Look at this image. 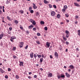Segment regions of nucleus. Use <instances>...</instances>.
I'll return each mask as SVG.
<instances>
[{
    "mask_svg": "<svg viewBox=\"0 0 80 80\" xmlns=\"http://www.w3.org/2000/svg\"><path fill=\"white\" fill-rule=\"evenodd\" d=\"M28 45H26V46L25 47V50H27V48H28Z\"/></svg>",
    "mask_w": 80,
    "mask_h": 80,
    "instance_id": "c9c22d12",
    "label": "nucleus"
},
{
    "mask_svg": "<svg viewBox=\"0 0 80 80\" xmlns=\"http://www.w3.org/2000/svg\"><path fill=\"white\" fill-rule=\"evenodd\" d=\"M33 8H34V9H36V8H37V7L36 6H33Z\"/></svg>",
    "mask_w": 80,
    "mask_h": 80,
    "instance_id": "cd10ccee",
    "label": "nucleus"
},
{
    "mask_svg": "<svg viewBox=\"0 0 80 80\" xmlns=\"http://www.w3.org/2000/svg\"><path fill=\"white\" fill-rule=\"evenodd\" d=\"M20 28H21V30H23V27H22V26L20 25Z\"/></svg>",
    "mask_w": 80,
    "mask_h": 80,
    "instance_id": "72a5a7b5",
    "label": "nucleus"
},
{
    "mask_svg": "<svg viewBox=\"0 0 80 80\" xmlns=\"http://www.w3.org/2000/svg\"><path fill=\"white\" fill-rule=\"evenodd\" d=\"M16 78L17 79H18V78H19V77H18V76L16 75Z\"/></svg>",
    "mask_w": 80,
    "mask_h": 80,
    "instance_id": "ea45409f",
    "label": "nucleus"
},
{
    "mask_svg": "<svg viewBox=\"0 0 80 80\" xmlns=\"http://www.w3.org/2000/svg\"><path fill=\"white\" fill-rule=\"evenodd\" d=\"M51 15L52 16H55V12L54 11H52L51 12Z\"/></svg>",
    "mask_w": 80,
    "mask_h": 80,
    "instance_id": "f03ea898",
    "label": "nucleus"
},
{
    "mask_svg": "<svg viewBox=\"0 0 80 80\" xmlns=\"http://www.w3.org/2000/svg\"><path fill=\"white\" fill-rule=\"evenodd\" d=\"M19 63H20V66H23V61H19Z\"/></svg>",
    "mask_w": 80,
    "mask_h": 80,
    "instance_id": "6e6552de",
    "label": "nucleus"
},
{
    "mask_svg": "<svg viewBox=\"0 0 80 80\" xmlns=\"http://www.w3.org/2000/svg\"><path fill=\"white\" fill-rule=\"evenodd\" d=\"M66 45H68V44H69V42L67 41L66 42Z\"/></svg>",
    "mask_w": 80,
    "mask_h": 80,
    "instance_id": "09e8293b",
    "label": "nucleus"
},
{
    "mask_svg": "<svg viewBox=\"0 0 80 80\" xmlns=\"http://www.w3.org/2000/svg\"><path fill=\"white\" fill-rule=\"evenodd\" d=\"M69 68H71V69H73L74 66H73L72 65H71L69 66Z\"/></svg>",
    "mask_w": 80,
    "mask_h": 80,
    "instance_id": "f8f14e48",
    "label": "nucleus"
},
{
    "mask_svg": "<svg viewBox=\"0 0 80 80\" xmlns=\"http://www.w3.org/2000/svg\"><path fill=\"white\" fill-rule=\"evenodd\" d=\"M3 37V34H1L0 35V39H2V38Z\"/></svg>",
    "mask_w": 80,
    "mask_h": 80,
    "instance_id": "2eb2a0df",
    "label": "nucleus"
},
{
    "mask_svg": "<svg viewBox=\"0 0 80 80\" xmlns=\"http://www.w3.org/2000/svg\"><path fill=\"white\" fill-rule=\"evenodd\" d=\"M15 23H16V24H17L18 23V21L16 20L14 21Z\"/></svg>",
    "mask_w": 80,
    "mask_h": 80,
    "instance_id": "f704fd0d",
    "label": "nucleus"
},
{
    "mask_svg": "<svg viewBox=\"0 0 80 80\" xmlns=\"http://www.w3.org/2000/svg\"><path fill=\"white\" fill-rule=\"evenodd\" d=\"M34 78H37V75H35L34 76Z\"/></svg>",
    "mask_w": 80,
    "mask_h": 80,
    "instance_id": "680f3d73",
    "label": "nucleus"
},
{
    "mask_svg": "<svg viewBox=\"0 0 80 80\" xmlns=\"http://www.w3.org/2000/svg\"><path fill=\"white\" fill-rule=\"evenodd\" d=\"M44 2L45 4L48 3H49V2H48V1H47V0H44Z\"/></svg>",
    "mask_w": 80,
    "mask_h": 80,
    "instance_id": "4468645a",
    "label": "nucleus"
},
{
    "mask_svg": "<svg viewBox=\"0 0 80 80\" xmlns=\"http://www.w3.org/2000/svg\"><path fill=\"white\" fill-rule=\"evenodd\" d=\"M8 34H10V33H11V32H10L8 31Z\"/></svg>",
    "mask_w": 80,
    "mask_h": 80,
    "instance_id": "864d4df0",
    "label": "nucleus"
},
{
    "mask_svg": "<svg viewBox=\"0 0 80 80\" xmlns=\"http://www.w3.org/2000/svg\"><path fill=\"white\" fill-rule=\"evenodd\" d=\"M39 13L37 12V14H36L37 16H38V15H39Z\"/></svg>",
    "mask_w": 80,
    "mask_h": 80,
    "instance_id": "0e129e2a",
    "label": "nucleus"
},
{
    "mask_svg": "<svg viewBox=\"0 0 80 80\" xmlns=\"http://www.w3.org/2000/svg\"><path fill=\"white\" fill-rule=\"evenodd\" d=\"M59 49L61 50L62 49V47L60 46V48H59Z\"/></svg>",
    "mask_w": 80,
    "mask_h": 80,
    "instance_id": "13d9d810",
    "label": "nucleus"
},
{
    "mask_svg": "<svg viewBox=\"0 0 80 80\" xmlns=\"http://www.w3.org/2000/svg\"><path fill=\"white\" fill-rule=\"evenodd\" d=\"M33 31H35L36 30V28H33Z\"/></svg>",
    "mask_w": 80,
    "mask_h": 80,
    "instance_id": "8fccbe9b",
    "label": "nucleus"
},
{
    "mask_svg": "<svg viewBox=\"0 0 80 80\" xmlns=\"http://www.w3.org/2000/svg\"><path fill=\"white\" fill-rule=\"evenodd\" d=\"M53 74L52 73H49V74L48 75V77H52Z\"/></svg>",
    "mask_w": 80,
    "mask_h": 80,
    "instance_id": "423d86ee",
    "label": "nucleus"
},
{
    "mask_svg": "<svg viewBox=\"0 0 80 80\" xmlns=\"http://www.w3.org/2000/svg\"><path fill=\"white\" fill-rule=\"evenodd\" d=\"M54 55L56 58H58V53L57 52H55L54 53Z\"/></svg>",
    "mask_w": 80,
    "mask_h": 80,
    "instance_id": "0eeeda50",
    "label": "nucleus"
},
{
    "mask_svg": "<svg viewBox=\"0 0 80 80\" xmlns=\"http://www.w3.org/2000/svg\"><path fill=\"white\" fill-rule=\"evenodd\" d=\"M2 11L0 10V14H2Z\"/></svg>",
    "mask_w": 80,
    "mask_h": 80,
    "instance_id": "338daca9",
    "label": "nucleus"
},
{
    "mask_svg": "<svg viewBox=\"0 0 80 80\" xmlns=\"http://www.w3.org/2000/svg\"><path fill=\"white\" fill-rule=\"evenodd\" d=\"M75 17L76 18H78V16H76Z\"/></svg>",
    "mask_w": 80,
    "mask_h": 80,
    "instance_id": "69168bd1",
    "label": "nucleus"
},
{
    "mask_svg": "<svg viewBox=\"0 0 80 80\" xmlns=\"http://www.w3.org/2000/svg\"><path fill=\"white\" fill-rule=\"evenodd\" d=\"M65 75L67 77H68V78H69V77H70V75L68 74V72H66L65 73Z\"/></svg>",
    "mask_w": 80,
    "mask_h": 80,
    "instance_id": "39448f33",
    "label": "nucleus"
},
{
    "mask_svg": "<svg viewBox=\"0 0 80 80\" xmlns=\"http://www.w3.org/2000/svg\"><path fill=\"white\" fill-rule=\"evenodd\" d=\"M46 47L47 48H49L50 47V43L49 42H47L46 44Z\"/></svg>",
    "mask_w": 80,
    "mask_h": 80,
    "instance_id": "20e7f679",
    "label": "nucleus"
},
{
    "mask_svg": "<svg viewBox=\"0 0 80 80\" xmlns=\"http://www.w3.org/2000/svg\"><path fill=\"white\" fill-rule=\"evenodd\" d=\"M29 11H30L31 10H32V7H29Z\"/></svg>",
    "mask_w": 80,
    "mask_h": 80,
    "instance_id": "c756f323",
    "label": "nucleus"
},
{
    "mask_svg": "<svg viewBox=\"0 0 80 80\" xmlns=\"http://www.w3.org/2000/svg\"><path fill=\"white\" fill-rule=\"evenodd\" d=\"M66 37L67 38H68V37H69V34H67L66 35Z\"/></svg>",
    "mask_w": 80,
    "mask_h": 80,
    "instance_id": "bb28decb",
    "label": "nucleus"
},
{
    "mask_svg": "<svg viewBox=\"0 0 80 80\" xmlns=\"http://www.w3.org/2000/svg\"><path fill=\"white\" fill-rule=\"evenodd\" d=\"M32 4L33 5V6H36V5H35V4L34 3H32Z\"/></svg>",
    "mask_w": 80,
    "mask_h": 80,
    "instance_id": "774afa93",
    "label": "nucleus"
},
{
    "mask_svg": "<svg viewBox=\"0 0 80 80\" xmlns=\"http://www.w3.org/2000/svg\"><path fill=\"white\" fill-rule=\"evenodd\" d=\"M11 38L13 40H14V39H15L16 38V37H12Z\"/></svg>",
    "mask_w": 80,
    "mask_h": 80,
    "instance_id": "b1692460",
    "label": "nucleus"
},
{
    "mask_svg": "<svg viewBox=\"0 0 80 80\" xmlns=\"http://www.w3.org/2000/svg\"><path fill=\"white\" fill-rule=\"evenodd\" d=\"M34 26L32 24H31L30 25V26H29L28 27V28L29 29H31V28H33Z\"/></svg>",
    "mask_w": 80,
    "mask_h": 80,
    "instance_id": "9d476101",
    "label": "nucleus"
},
{
    "mask_svg": "<svg viewBox=\"0 0 80 80\" xmlns=\"http://www.w3.org/2000/svg\"><path fill=\"white\" fill-rule=\"evenodd\" d=\"M32 23V24L33 25H36V22H35V20H34Z\"/></svg>",
    "mask_w": 80,
    "mask_h": 80,
    "instance_id": "a211bd4d",
    "label": "nucleus"
},
{
    "mask_svg": "<svg viewBox=\"0 0 80 80\" xmlns=\"http://www.w3.org/2000/svg\"><path fill=\"white\" fill-rule=\"evenodd\" d=\"M44 30L46 31H47L48 30V28L47 27H45Z\"/></svg>",
    "mask_w": 80,
    "mask_h": 80,
    "instance_id": "c85d7f7f",
    "label": "nucleus"
},
{
    "mask_svg": "<svg viewBox=\"0 0 80 80\" xmlns=\"http://www.w3.org/2000/svg\"><path fill=\"white\" fill-rule=\"evenodd\" d=\"M78 35H79V36H80V30H78Z\"/></svg>",
    "mask_w": 80,
    "mask_h": 80,
    "instance_id": "4be33fe9",
    "label": "nucleus"
},
{
    "mask_svg": "<svg viewBox=\"0 0 80 80\" xmlns=\"http://www.w3.org/2000/svg\"><path fill=\"white\" fill-rule=\"evenodd\" d=\"M26 32L27 34H29V33H30V32H29V31H26Z\"/></svg>",
    "mask_w": 80,
    "mask_h": 80,
    "instance_id": "a19ab883",
    "label": "nucleus"
},
{
    "mask_svg": "<svg viewBox=\"0 0 80 80\" xmlns=\"http://www.w3.org/2000/svg\"><path fill=\"white\" fill-rule=\"evenodd\" d=\"M20 48H22V47L23 46V42H20Z\"/></svg>",
    "mask_w": 80,
    "mask_h": 80,
    "instance_id": "7ed1b4c3",
    "label": "nucleus"
},
{
    "mask_svg": "<svg viewBox=\"0 0 80 80\" xmlns=\"http://www.w3.org/2000/svg\"><path fill=\"white\" fill-rule=\"evenodd\" d=\"M66 22H67V23H68V22H69V20H68L67 19H66Z\"/></svg>",
    "mask_w": 80,
    "mask_h": 80,
    "instance_id": "6e6d98bb",
    "label": "nucleus"
},
{
    "mask_svg": "<svg viewBox=\"0 0 80 80\" xmlns=\"http://www.w3.org/2000/svg\"><path fill=\"white\" fill-rule=\"evenodd\" d=\"M0 72H1L2 73H3L5 72V71L3 70L1 68H0Z\"/></svg>",
    "mask_w": 80,
    "mask_h": 80,
    "instance_id": "f3484780",
    "label": "nucleus"
},
{
    "mask_svg": "<svg viewBox=\"0 0 80 80\" xmlns=\"http://www.w3.org/2000/svg\"><path fill=\"white\" fill-rule=\"evenodd\" d=\"M53 7H54V8H57V6H56L55 5H53Z\"/></svg>",
    "mask_w": 80,
    "mask_h": 80,
    "instance_id": "a18cd8bd",
    "label": "nucleus"
},
{
    "mask_svg": "<svg viewBox=\"0 0 80 80\" xmlns=\"http://www.w3.org/2000/svg\"><path fill=\"white\" fill-rule=\"evenodd\" d=\"M66 10V9H64V8L62 9V11L63 12H65Z\"/></svg>",
    "mask_w": 80,
    "mask_h": 80,
    "instance_id": "393cba45",
    "label": "nucleus"
},
{
    "mask_svg": "<svg viewBox=\"0 0 80 80\" xmlns=\"http://www.w3.org/2000/svg\"><path fill=\"white\" fill-rule=\"evenodd\" d=\"M65 33H67V34H69V32L67 30H66L65 31Z\"/></svg>",
    "mask_w": 80,
    "mask_h": 80,
    "instance_id": "4c0bfd02",
    "label": "nucleus"
},
{
    "mask_svg": "<svg viewBox=\"0 0 80 80\" xmlns=\"http://www.w3.org/2000/svg\"><path fill=\"white\" fill-rule=\"evenodd\" d=\"M65 15L66 17H68V14H65Z\"/></svg>",
    "mask_w": 80,
    "mask_h": 80,
    "instance_id": "58836bf2",
    "label": "nucleus"
},
{
    "mask_svg": "<svg viewBox=\"0 0 80 80\" xmlns=\"http://www.w3.org/2000/svg\"><path fill=\"white\" fill-rule=\"evenodd\" d=\"M9 31H11V30H12V27H10V28H9Z\"/></svg>",
    "mask_w": 80,
    "mask_h": 80,
    "instance_id": "c03bdc74",
    "label": "nucleus"
},
{
    "mask_svg": "<svg viewBox=\"0 0 80 80\" xmlns=\"http://www.w3.org/2000/svg\"><path fill=\"white\" fill-rule=\"evenodd\" d=\"M62 38L65 41H66L67 40V38H66L64 35L62 36Z\"/></svg>",
    "mask_w": 80,
    "mask_h": 80,
    "instance_id": "9b49d317",
    "label": "nucleus"
},
{
    "mask_svg": "<svg viewBox=\"0 0 80 80\" xmlns=\"http://www.w3.org/2000/svg\"><path fill=\"white\" fill-rule=\"evenodd\" d=\"M7 18L8 20H10V18L9 17L7 16Z\"/></svg>",
    "mask_w": 80,
    "mask_h": 80,
    "instance_id": "473e14b6",
    "label": "nucleus"
},
{
    "mask_svg": "<svg viewBox=\"0 0 80 80\" xmlns=\"http://www.w3.org/2000/svg\"><path fill=\"white\" fill-rule=\"evenodd\" d=\"M64 8L66 10L67 8V5H65L64 6Z\"/></svg>",
    "mask_w": 80,
    "mask_h": 80,
    "instance_id": "a878e982",
    "label": "nucleus"
},
{
    "mask_svg": "<svg viewBox=\"0 0 80 80\" xmlns=\"http://www.w3.org/2000/svg\"><path fill=\"white\" fill-rule=\"evenodd\" d=\"M57 17L58 18H60V15L59 14H58L57 15Z\"/></svg>",
    "mask_w": 80,
    "mask_h": 80,
    "instance_id": "aec40b11",
    "label": "nucleus"
},
{
    "mask_svg": "<svg viewBox=\"0 0 80 80\" xmlns=\"http://www.w3.org/2000/svg\"><path fill=\"white\" fill-rule=\"evenodd\" d=\"M30 13H33V10H31L30 11Z\"/></svg>",
    "mask_w": 80,
    "mask_h": 80,
    "instance_id": "37998d69",
    "label": "nucleus"
},
{
    "mask_svg": "<svg viewBox=\"0 0 80 80\" xmlns=\"http://www.w3.org/2000/svg\"><path fill=\"white\" fill-rule=\"evenodd\" d=\"M30 57L31 58H32L33 57V53L32 52L30 54Z\"/></svg>",
    "mask_w": 80,
    "mask_h": 80,
    "instance_id": "1a4fd4ad",
    "label": "nucleus"
},
{
    "mask_svg": "<svg viewBox=\"0 0 80 80\" xmlns=\"http://www.w3.org/2000/svg\"><path fill=\"white\" fill-rule=\"evenodd\" d=\"M10 40L11 42H13V39H12V38H11Z\"/></svg>",
    "mask_w": 80,
    "mask_h": 80,
    "instance_id": "052dcab7",
    "label": "nucleus"
},
{
    "mask_svg": "<svg viewBox=\"0 0 80 80\" xmlns=\"http://www.w3.org/2000/svg\"><path fill=\"white\" fill-rule=\"evenodd\" d=\"M13 58H16L17 56H13Z\"/></svg>",
    "mask_w": 80,
    "mask_h": 80,
    "instance_id": "4d7b16f0",
    "label": "nucleus"
},
{
    "mask_svg": "<svg viewBox=\"0 0 80 80\" xmlns=\"http://www.w3.org/2000/svg\"><path fill=\"white\" fill-rule=\"evenodd\" d=\"M5 78H8V76L6 75L5 76Z\"/></svg>",
    "mask_w": 80,
    "mask_h": 80,
    "instance_id": "bf43d9fd",
    "label": "nucleus"
},
{
    "mask_svg": "<svg viewBox=\"0 0 80 80\" xmlns=\"http://www.w3.org/2000/svg\"><path fill=\"white\" fill-rule=\"evenodd\" d=\"M42 58H45V56H44V55L43 54H42Z\"/></svg>",
    "mask_w": 80,
    "mask_h": 80,
    "instance_id": "3c124183",
    "label": "nucleus"
},
{
    "mask_svg": "<svg viewBox=\"0 0 80 80\" xmlns=\"http://www.w3.org/2000/svg\"><path fill=\"white\" fill-rule=\"evenodd\" d=\"M34 57H35V59H36V57H37V55H36V54H34Z\"/></svg>",
    "mask_w": 80,
    "mask_h": 80,
    "instance_id": "2f4dec72",
    "label": "nucleus"
},
{
    "mask_svg": "<svg viewBox=\"0 0 80 80\" xmlns=\"http://www.w3.org/2000/svg\"><path fill=\"white\" fill-rule=\"evenodd\" d=\"M13 50H15L16 49V47H13Z\"/></svg>",
    "mask_w": 80,
    "mask_h": 80,
    "instance_id": "5fc2aeb1",
    "label": "nucleus"
},
{
    "mask_svg": "<svg viewBox=\"0 0 80 80\" xmlns=\"http://www.w3.org/2000/svg\"><path fill=\"white\" fill-rule=\"evenodd\" d=\"M37 43L38 44H40V42H39V41H37Z\"/></svg>",
    "mask_w": 80,
    "mask_h": 80,
    "instance_id": "79ce46f5",
    "label": "nucleus"
},
{
    "mask_svg": "<svg viewBox=\"0 0 80 80\" xmlns=\"http://www.w3.org/2000/svg\"><path fill=\"white\" fill-rule=\"evenodd\" d=\"M74 4H75V6H76L77 7H79V6H80L79 4L76 2H74Z\"/></svg>",
    "mask_w": 80,
    "mask_h": 80,
    "instance_id": "ddd939ff",
    "label": "nucleus"
},
{
    "mask_svg": "<svg viewBox=\"0 0 80 80\" xmlns=\"http://www.w3.org/2000/svg\"><path fill=\"white\" fill-rule=\"evenodd\" d=\"M37 55L39 58H41V57H42V56L41 55H39L38 54H37Z\"/></svg>",
    "mask_w": 80,
    "mask_h": 80,
    "instance_id": "7c9ffc66",
    "label": "nucleus"
},
{
    "mask_svg": "<svg viewBox=\"0 0 80 80\" xmlns=\"http://www.w3.org/2000/svg\"><path fill=\"white\" fill-rule=\"evenodd\" d=\"M9 3V1H8V0H7L6 1L7 4H8Z\"/></svg>",
    "mask_w": 80,
    "mask_h": 80,
    "instance_id": "603ef678",
    "label": "nucleus"
},
{
    "mask_svg": "<svg viewBox=\"0 0 80 80\" xmlns=\"http://www.w3.org/2000/svg\"><path fill=\"white\" fill-rule=\"evenodd\" d=\"M40 23H41V24H44L45 22L44 21H41L40 22Z\"/></svg>",
    "mask_w": 80,
    "mask_h": 80,
    "instance_id": "5701e85b",
    "label": "nucleus"
},
{
    "mask_svg": "<svg viewBox=\"0 0 80 80\" xmlns=\"http://www.w3.org/2000/svg\"><path fill=\"white\" fill-rule=\"evenodd\" d=\"M43 60V58H41L40 60V63H42Z\"/></svg>",
    "mask_w": 80,
    "mask_h": 80,
    "instance_id": "dca6fc26",
    "label": "nucleus"
},
{
    "mask_svg": "<svg viewBox=\"0 0 80 80\" xmlns=\"http://www.w3.org/2000/svg\"><path fill=\"white\" fill-rule=\"evenodd\" d=\"M65 75H62L61 76H60V75H59L57 76V77L58 79H60V78H65Z\"/></svg>",
    "mask_w": 80,
    "mask_h": 80,
    "instance_id": "f257e3e1",
    "label": "nucleus"
},
{
    "mask_svg": "<svg viewBox=\"0 0 80 80\" xmlns=\"http://www.w3.org/2000/svg\"><path fill=\"white\" fill-rule=\"evenodd\" d=\"M19 12H21V13H24V11L22 10H21L19 11Z\"/></svg>",
    "mask_w": 80,
    "mask_h": 80,
    "instance_id": "6ab92c4d",
    "label": "nucleus"
},
{
    "mask_svg": "<svg viewBox=\"0 0 80 80\" xmlns=\"http://www.w3.org/2000/svg\"><path fill=\"white\" fill-rule=\"evenodd\" d=\"M49 6L50 7V8H52V5L51 4H49Z\"/></svg>",
    "mask_w": 80,
    "mask_h": 80,
    "instance_id": "49530a36",
    "label": "nucleus"
},
{
    "mask_svg": "<svg viewBox=\"0 0 80 80\" xmlns=\"http://www.w3.org/2000/svg\"><path fill=\"white\" fill-rule=\"evenodd\" d=\"M76 50H78V51H79L80 50L78 48H76Z\"/></svg>",
    "mask_w": 80,
    "mask_h": 80,
    "instance_id": "e2e57ef3",
    "label": "nucleus"
},
{
    "mask_svg": "<svg viewBox=\"0 0 80 80\" xmlns=\"http://www.w3.org/2000/svg\"><path fill=\"white\" fill-rule=\"evenodd\" d=\"M37 36H40L41 35L40 34V33H38L37 34Z\"/></svg>",
    "mask_w": 80,
    "mask_h": 80,
    "instance_id": "e433bc0d",
    "label": "nucleus"
},
{
    "mask_svg": "<svg viewBox=\"0 0 80 80\" xmlns=\"http://www.w3.org/2000/svg\"><path fill=\"white\" fill-rule=\"evenodd\" d=\"M29 21L30 22H31V23H32L33 22V21H34V20L32 19H30L29 20Z\"/></svg>",
    "mask_w": 80,
    "mask_h": 80,
    "instance_id": "412c9836",
    "label": "nucleus"
},
{
    "mask_svg": "<svg viewBox=\"0 0 80 80\" xmlns=\"http://www.w3.org/2000/svg\"><path fill=\"white\" fill-rule=\"evenodd\" d=\"M11 70H12V69H10V68H8V72H9V71H11Z\"/></svg>",
    "mask_w": 80,
    "mask_h": 80,
    "instance_id": "de8ad7c7",
    "label": "nucleus"
}]
</instances>
